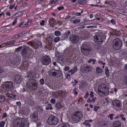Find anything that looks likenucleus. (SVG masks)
<instances>
[{"instance_id": "obj_1", "label": "nucleus", "mask_w": 127, "mask_h": 127, "mask_svg": "<svg viewBox=\"0 0 127 127\" xmlns=\"http://www.w3.org/2000/svg\"><path fill=\"white\" fill-rule=\"evenodd\" d=\"M29 121L27 119L18 118L16 119L13 123V127H28Z\"/></svg>"}, {"instance_id": "obj_2", "label": "nucleus", "mask_w": 127, "mask_h": 127, "mask_svg": "<svg viewBox=\"0 0 127 127\" xmlns=\"http://www.w3.org/2000/svg\"><path fill=\"white\" fill-rule=\"evenodd\" d=\"M109 90L108 86L105 84L100 85L98 88V94L101 96H104L108 94Z\"/></svg>"}, {"instance_id": "obj_3", "label": "nucleus", "mask_w": 127, "mask_h": 127, "mask_svg": "<svg viewBox=\"0 0 127 127\" xmlns=\"http://www.w3.org/2000/svg\"><path fill=\"white\" fill-rule=\"evenodd\" d=\"M38 86V82L36 80L30 79L27 84L28 88L32 91L36 90Z\"/></svg>"}, {"instance_id": "obj_4", "label": "nucleus", "mask_w": 127, "mask_h": 127, "mask_svg": "<svg viewBox=\"0 0 127 127\" xmlns=\"http://www.w3.org/2000/svg\"><path fill=\"white\" fill-rule=\"evenodd\" d=\"M81 49L82 54L85 56L89 55L92 50L90 46L87 44H83Z\"/></svg>"}, {"instance_id": "obj_5", "label": "nucleus", "mask_w": 127, "mask_h": 127, "mask_svg": "<svg viewBox=\"0 0 127 127\" xmlns=\"http://www.w3.org/2000/svg\"><path fill=\"white\" fill-rule=\"evenodd\" d=\"M59 122V120L57 116L51 115L48 117L47 123L50 125L54 126L57 125Z\"/></svg>"}, {"instance_id": "obj_6", "label": "nucleus", "mask_w": 127, "mask_h": 127, "mask_svg": "<svg viewBox=\"0 0 127 127\" xmlns=\"http://www.w3.org/2000/svg\"><path fill=\"white\" fill-rule=\"evenodd\" d=\"M113 48L116 50H119L122 46V41L118 38L115 39L113 41Z\"/></svg>"}, {"instance_id": "obj_7", "label": "nucleus", "mask_w": 127, "mask_h": 127, "mask_svg": "<svg viewBox=\"0 0 127 127\" xmlns=\"http://www.w3.org/2000/svg\"><path fill=\"white\" fill-rule=\"evenodd\" d=\"M83 117L82 113L80 111H77L74 113L72 116L73 120L78 121L81 120Z\"/></svg>"}, {"instance_id": "obj_8", "label": "nucleus", "mask_w": 127, "mask_h": 127, "mask_svg": "<svg viewBox=\"0 0 127 127\" xmlns=\"http://www.w3.org/2000/svg\"><path fill=\"white\" fill-rule=\"evenodd\" d=\"M48 72L49 75L50 76L59 77L61 75V73L60 71L54 69L50 70Z\"/></svg>"}, {"instance_id": "obj_9", "label": "nucleus", "mask_w": 127, "mask_h": 127, "mask_svg": "<svg viewBox=\"0 0 127 127\" xmlns=\"http://www.w3.org/2000/svg\"><path fill=\"white\" fill-rule=\"evenodd\" d=\"M30 51L28 47L24 48L21 51L22 55L26 58H29L30 56Z\"/></svg>"}, {"instance_id": "obj_10", "label": "nucleus", "mask_w": 127, "mask_h": 127, "mask_svg": "<svg viewBox=\"0 0 127 127\" xmlns=\"http://www.w3.org/2000/svg\"><path fill=\"white\" fill-rule=\"evenodd\" d=\"M79 37L78 35L71 34L69 37L70 40L72 43H77L79 40Z\"/></svg>"}, {"instance_id": "obj_11", "label": "nucleus", "mask_w": 127, "mask_h": 127, "mask_svg": "<svg viewBox=\"0 0 127 127\" xmlns=\"http://www.w3.org/2000/svg\"><path fill=\"white\" fill-rule=\"evenodd\" d=\"M51 60L50 58L47 56H43L41 61L43 65H47L51 62Z\"/></svg>"}, {"instance_id": "obj_12", "label": "nucleus", "mask_w": 127, "mask_h": 127, "mask_svg": "<svg viewBox=\"0 0 127 127\" xmlns=\"http://www.w3.org/2000/svg\"><path fill=\"white\" fill-rule=\"evenodd\" d=\"M55 56L58 57L57 61L59 63L62 65L64 64V58L63 56L61 53H59L58 52L56 53Z\"/></svg>"}, {"instance_id": "obj_13", "label": "nucleus", "mask_w": 127, "mask_h": 127, "mask_svg": "<svg viewBox=\"0 0 127 127\" xmlns=\"http://www.w3.org/2000/svg\"><path fill=\"white\" fill-rule=\"evenodd\" d=\"M94 38L95 41L98 44H101L102 43L104 39L103 36L96 35L94 36Z\"/></svg>"}, {"instance_id": "obj_14", "label": "nucleus", "mask_w": 127, "mask_h": 127, "mask_svg": "<svg viewBox=\"0 0 127 127\" xmlns=\"http://www.w3.org/2000/svg\"><path fill=\"white\" fill-rule=\"evenodd\" d=\"M4 88L5 90L8 91L9 90H11L13 87V83L11 81L6 82L4 85Z\"/></svg>"}, {"instance_id": "obj_15", "label": "nucleus", "mask_w": 127, "mask_h": 127, "mask_svg": "<svg viewBox=\"0 0 127 127\" xmlns=\"http://www.w3.org/2000/svg\"><path fill=\"white\" fill-rule=\"evenodd\" d=\"M37 116V113L36 112L32 113L30 115V117L32 121L33 122L37 121L38 120Z\"/></svg>"}, {"instance_id": "obj_16", "label": "nucleus", "mask_w": 127, "mask_h": 127, "mask_svg": "<svg viewBox=\"0 0 127 127\" xmlns=\"http://www.w3.org/2000/svg\"><path fill=\"white\" fill-rule=\"evenodd\" d=\"M112 105L114 107L119 108L121 106V103L119 100H115L112 102Z\"/></svg>"}, {"instance_id": "obj_17", "label": "nucleus", "mask_w": 127, "mask_h": 127, "mask_svg": "<svg viewBox=\"0 0 127 127\" xmlns=\"http://www.w3.org/2000/svg\"><path fill=\"white\" fill-rule=\"evenodd\" d=\"M10 59V63L13 64H18L19 62V58L18 56L15 57L13 59Z\"/></svg>"}, {"instance_id": "obj_18", "label": "nucleus", "mask_w": 127, "mask_h": 127, "mask_svg": "<svg viewBox=\"0 0 127 127\" xmlns=\"http://www.w3.org/2000/svg\"><path fill=\"white\" fill-rule=\"evenodd\" d=\"M42 44L39 41H36L32 45V47L34 48H40Z\"/></svg>"}, {"instance_id": "obj_19", "label": "nucleus", "mask_w": 127, "mask_h": 127, "mask_svg": "<svg viewBox=\"0 0 127 127\" xmlns=\"http://www.w3.org/2000/svg\"><path fill=\"white\" fill-rule=\"evenodd\" d=\"M14 80L16 83L19 84L22 82V78L21 76L17 75L15 77Z\"/></svg>"}, {"instance_id": "obj_20", "label": "nucleus", "mask_w": 127, "mask_h": 127, "mask_svg": "<svg viewBox=\"0 0 127 127\" xmlns=\"http://www.w3.org/2000/svg\"><path fill=\"white\" fill-rule=\"evenodd\" d=\"M10 28V27L9 26H6L4 27H2L0 28L1 31V32H5L9 29Z\"/></svg>"}, {"instance_id": "obj_21", "label": "nucleus", "mask_w": 127, "mask_h": 127, "mask_svg": "<svg viewBox=\"0 0 127 127\" xmlns=\"http://www.w3.org/2000/svg\"><path fill=\"white\" fill-rule=\"evenodd\" d=\"M121 123L119 121H116L114 124L113 127H121Z\"/></svg>"}, {"instance_id": "obj_22", "label": "nucleus", "mask_w": 127, "mask_h": 127, "mask_svg": "<svg viewBox=\"0 0 127 127\" xmlns=\"http://www.w3.org/2000/svg\"><path fill=\"white\" fill-rule=\"evenodd\" d=\"M74 19V18H72L70 19V21L71 22H73V23L74 24H76L77 23H79L80 22V20L79 19H76L75 20H73Z\"/></svg>"}, {"instance_id": "obj_23", "label": "nucleus", "mask_w": 127, "mask_h": 127, "mask_svg": "<svg viewBox=\"0 0 127 127\" xmlns=\"http://www.w3.org/2000/svg\"><path fill=\"white\" fill-rule=\"evenodd\" d=\"M59 127H70V126L68 124L64 123L61 124Z\"/></svg>"}, {"instance_id": "obj_24", "label": "nucleus", "mask_w": 127, "mask_h": 127, "mask_svg": "<svg viewBox=\"0 0 127 127\" xmlns=\"http://www.w3.org/2000/svg\"><path fill=\"white\" fill-rule=\"evenodd\" d=\"M96 69V73L97 74L101 73V72H103V70L102 69L99 67H97Z\"/></svg>"}, {"instance_id": "obj_25", "label": "nucleus", "mask_w": 127, "mask_h": 127, "mask_svg": "<svg viewBox=\"0 0 127 127\" xmlns=\"http://www.w3.org/2000/svg\"><path fill=\"white\" fill-rule=\"evenodd\" d=\"M6 96L8 97L12 98H14L15 97V95L10 93L7 94Z\"/></svg>"}, {"instance_id": "obj_26", "label": "nucleus", "mask_w": 127, "mask_h": 127, "mask_svg": "<svg viewBox=\"0 0 127 127\" xmlns=\"http://www.w3.org/2000/svg\"><path fill=\"white\" fill-rule=\"evenodd\" d=\"M27 99H28L27 103L29 104L31 106L33 105V102L32 100V99L29 98H28Z\"/></svg>"}, {"instance_id": "obj_27", "label": "nucleus", "mask_w": 127, "mask_h": 127, "mask_svg": "<svg viewBox=\"0 0 127 127\" xmlns=\"http://www.w3.org/2000/svg\"><path fill=\"white\" fill-rule=\"evenodd\" d=\"M105 73L106 76L108 77L109 75V70L108 68L107 67H106L105 68Z\"/></svg>"}, {"instance_id": "obj_28", "label": "nucleus", "mask_w": 127, "mask_h": 127, "mask_svg": "<svg viewBox=\"0 0 127 127\" xmlns=\"http://www.w3.org/2000/svg\"><path fill=\"white\" fill-rule=\"evenodd\" d=\"M55 106L56 108L58 109H60L62 107V105L60 102L57 103L56 105Z\"/></svg>"}, {"instance_id": "obj_29", "label": "nucleus", "mask_w": 127, "mask_h": 127, "mask_svg": "<svg viewBox=\"0 0 127 127\" xmlns=\"http://www.w3.org/2000/svg\"><path fill=\"white\" fill-rule=\"evenodd\" d=\"M119 119H121L123 121H125L126 120V118L124 117V115L122 114H121L119 116Z\"/></svg>"}, {"instance_id": "obj_30", "label": "nucleus", "mask_w": 127, "mask_h": 127, "mask_svg": "<svg viewBox=\"0 0 127 127\" xmlns=\"http://www.w3.org/2000/svg\"><path fill=\"white\" fill-rule=\"evenodd\" d=\"M5 99V97L3 96H0V102L2 103L4 102Z\"/></svg>"}, {"instance_id": "obj_31", "label": "nucleus", "mask_w": 127, "mask_h": 127, "mask_svg": "<svg viewBox=\"0 0 127 127\" xmlns=\"http://www.w3.org/2000/svg\"><path fill=\"white\" fill-rule=\"evenodd\" d=\"M59 96H61L62 97H63L65 95V93L63 92L62 91H59Z\"/></svg>"}, {"instance_id": "obj_32", "label": "nucleus", "mask_w": 127, "mask_h": 127, "mask_svg": "<svg viewBox=\"0 0 127 127\" xmlns=\"http://www.w3.org/2000/svg\"><path fill=\"white\" fill-rule=\"evenodd\" d=\"M83 124L84 125H85L86 126H91V125L89 123L88 121L87 120H85V122H83Z\"/></svg>"}, {"instance_id": "obj_33", "label": "nucleus", "mask_w": 127, "mask_h": 127, "mask_svg": "<svg viewBox=\"0 0 127 127\" xmlns=\"http://www.w3.org/2000/svg\"><path fill=\"white\" fill-rule=\"evenodd\" d=\"M23 65V66L25 67H27L28 65V62L27 61H24Z\"/></svg>"}, {"instance_id": "obj_34", "label": "nucleus", "mask_w": 127, "mask_h": 127, "mask_svg": "<svg viewBox=\"0 0 127 127\" xmlns=\"http://www.w3.org/2000/svg\"><path fill=\"white\" fill-rule=\"evenodd\" d=\"M86 2V0H81L80 1L79 0V4L81 5H83L85 4Z\"/></svg>"}, {"instance_id": "obj_35", "label": "nucleus", "mask_w": 127, "mask_h": 127, "mask_svg": "<svg viewBox=\"0 0 127 127\" xmlns=\"http://www.w3.org/2000/svg\"><path fill=\"white\" fill-rule=\"evenodd\" d=\"M124 81L126 83V86L127 85V74L125 75L124 77Z\"/></svg>"}, {"instance_id": "obj_36", "label": "nucleus", "mask_w": 127, "mask_h": 127, "mask_svg": "<svg viewBox=\"0 0 127 127\" xmlns=\"http://www.w3.org/2000/svg\"><path fill=\"white\" fill-rule=\"evenodd\" d=\"M96 61V60L95 59H90L88 61V62L89 63H91V62H93V64H95V62Z\"/></svg>"}, {"instance_id": "obj_37", "label": "nucleus", "mask_w": 127, "mask_h": 127, "mask_svg": "<svg viewBox=\"0 0 127 127\" xmlns=\"http://www.w3.org/2000/svg\"><path fill=\"white\" fill-rule=\"evenodd\" d=\"M68 55L69 57L70 58L69 59H73L74 60V59L75 57V55H74L69 53Z\"/></svg>"}, {"instance_id": "obj_38", "label": "nucleus", "mask_w": 127, "mask_h": 127, "mask_svg": "<svg viewBox=\"0 0 127 127\" xmlns=\"http://www.w3.org/2000/svg\"><path fill=\"white\" fill-rule=\"evenodd\" d=\"M55 21V19L52 18L49 20V23H50L52 25L54 24Z\"/></svg>"}, {"instance_id": "obj_39", "label": "nucleus", "mask_w": 127, "mask_h": 127, "mask_svg": "<svg viewBox=\"0 0 127 127\" xmlns=\"http://www.w3.org/2000/svg\"><path fill=\"white\" fill-rule=\"evenodd\" d=\"M109 4L112 7H115L116 5V4L115 2L113 1H111L109 3Z\"/></svg>"}, {"instance_id": "obj_40", "label": "nucleus", "mask_w": 127, "mask_h": 127, "mask_svg": "<svg viewBox=\"0 0 127 127\" xmlns=\"http://www.w3.org/2000/svg\"><path fill=\"white\" fill-rule=\"evenodd\" d=\"M114 115L113 114H109L108 116V118L110 119L111 120H112L113 119V116Z\"/></svg>"}, {"instance_id": "obj_41", "label": "nucleus", "mask_w": 127, "mask_h": 127, "mask_svg": "<svg viewBox=\"0 0 127 127\" xmlns=\"http://www.w3.org/2000/svg\"><path fill=\"white\" fill-rule=\"evenodd\" d=\"M84 70L85 71L86 70V69H85L86 68L87 69H88L90 68V67L87 64H85L84 65Z\"/></svg>"}, {"instance_id": "obj_42", "label": "nucleus", "mask_w": 127, "mask_h": 127, "mask_svg": "<svg viewBox=\"0 0 127 127\" xmlns=\"http://www.w3.org/2000/svg\"><path fill=\"white\" fill-rule=\"evenodd\" d=\"M77 68L76 67H75L74 68H73V69H72V70H73V72H72L71 73V74H74V73L77 72Z\"/></svg>"}, {"instance_id": "obj_43", "label": "nucleus", "mask_w": 127, "mask_h": 127, "mask_svg": "<svg viewBox=\"0 0 127 127\" xmlns=\"http://www.w3.org/2000/svg\"><path fill=\"white\" fill-rule=\"evenodd\" d=\"M60 38L59 37H57L55 38L54 40V42H57L60 40Z\"/></svg>"}, {"instance_id": "obj_44", "label": "nucleus", "mask_w": 127, "mask_h": 127, "mask_svg": "<svg viewBox=\"0 0 127 127\" xmlns=\"http://www.w3.org/2000/svg\"><path fill=\"white\" fill-rule=\"evenodd\" d=\"M62 37L63 38V40H64L67 39L68 37V36L65 33L64 34H62Z\"/></svg>"}, {"instance_id": "obj_45", "label": "nucleus", "mask_w": 127, "mask_h": 127, "mask_svg": "<svg viewBox=\"0 0 127 127\" xmlns=\"http://www.w3.org/2000/svg\"><path fill=\"white\" fill-rule=\"evenodd\" d=\"M54 34L55 35L58 36L61 35V32L59 31H56L55 32Z\"/></svg>"}, {"instance_id": "obj_46", "label": "nucleus", "mask_w": 127, "mask_h": 127, "mask_svg": "<svg viewBox=\"0 0 127 127\" xmlns=\"http://www.w3.org/2000/svg\"><path fill=\"white\" fill-rule=\"evenodd\" d=\"M52 105L51 104H48L47 107L46 108V109L47 110H48L49 109L50 110H52V107H51Z\"/></svg>"}, {"instance_id": "obj_47", "label": "nucleus", "mask_w": 127, "mask_h": 127, "mask_svg": "<svg viewBox=\"0 0 127 127\" xmlns=\"http://www.w3.org/2000/svg\"><path fill=\"white\" fill-rule=\"evenodd\" d=\"M39 83L41 85H43L44 83V80L43 78L39 80Z\"/></svg>"}, {"instance_id": "obj_48", "label": "nucleus", "mask_w": 127, "mask_h": 127, "mask_svg": "<svg viewBox=\"0 0 127 127\" xmlns=\"http://www.w3.org/2000/svg\"><path fill=\"white\" fill-rule=\"evenodd\" d=\"M5 122L4 121H1L0 123V127H3L4 126Z\"/></svg>"}, {"instance_id": "obj_49", "label": "nucleus", "mask_w": 127, "mask_h": 127, "mask_svg": "<svg viewBox=\"0 0 127 127\" xmlns=\"http://www.w3.org/2000/svg\"><path fill=\"white\" fill-rule=\"evenodd\" d=\"M7 45H10L13 44L14 43V40H11L10 41H8L7 42Z\"/></svg>"}, {"instance_id": "obj_50", "label": "nucleus", "mask_w": 127, "mask_h": 127, "mask_svg": "<svg viewBox=\"0 0 127 127\" xmlns=\"http://www.w3.org/2000/svg\"><path fill=\"white\" fill-rule=\"evenodd\" d=\"M22 48V46H20L18 47L17 48H16L15 49V51L16 52H19L21 50Z\"/></svg>"}, {"instance_id": "obj_51", "label": "nucleus", "mask_w": 127, "mask_h": 127, "mask_svg": "<svg viewBox=\"0 0 127 127\" xmlns=\"http://www.w3.org/2000/svg\"><path fill=\"white\" fill-rule=\"evenodd\" d=\"M59 96V92H56L54 93V96L55 98H57Z\"/></svg>"}, {"instance_id": "obj_52", "label": "nucleus", "mask_w": 127, "mask_h": 127, "mask_svg": "<svg viewBox=\"0 0 127 127\" xmlns=\"http://www.w3.org/2000/svg\"><path fill=\"white\" fill-rule=\"evenodd\" d=\"M70 68V67L69 66H65V67L64 68V70L65 71H67Z\"/></svg>"}, {"instance_id": "obj_53", "label": "nucleus", "mask_w": 127, "mask_h": 127, "mask_svg": "<svg viewBox=\"0 0 127 127\" xmlns=\"http://www.w3.org/2000/svg\"><path fill=\"white\" fill-rule=\"evenodd\" d=\"M22 14V12H19L16 13L15 14V15L16 16V17H17L19 16H20Z\"/></svg>"}, {"instance_id": "obj_54", "label": "nucleus", "mask_w": 127, "mask_h": 127, "mask_svg": "<svg viewBox=\"0 0 127 127\" xmlns=\"http://www.w3.org/2000/svg\"><path fill=\"white\" fill-rule=\"evenodd\" d=\"M50 101L51 103L52 104H54L56 102L55 100L53 99H52L50 100Z\"/></svg>"}, {"instance_id": "obj_55", "label": "nucleus", "mask_w": 127, "mask_h": 127, "mask_svg": "<svg viewBox=\"0 0 127 127\" xmlns=\"http://www.w3.org/2000/svg\"><path fill=\"white\" fill-rule=\"evenodd\" d=\"M58 0H52L51 1V3L52 4H54L58 2Z\"/></svg>"}, {"instance_id": "obj_56", "label": "nucleus", "mask_w": 127, "mask_h": 127, "mask_svg": "<svg viewBox=\"0 0 127 127\" xmlns=\"http://www.w3.org/2000/svg\"><path fill=\"white\" fill-rule=\"evenodd\" d=\"M7 42H6V43H3L1 45H0L1 47H0L1 48L2 47H4L6 45H7Z\"/></svg>"}, {"instance_id": "obj_57", "label": "nucleus", "mask_w": 127, "mask_h": 127, "mask_svg": "<svg viewBox=\"0 0 127 127\" xmlns=\"http://www.w3.org/2000/svg\"><path fill=\"white\" fill-rule=\"evenodd\" d=\"M65 33L68 37L69 35L71 33V32L70 31H68L67 32H65Z\"/></svg>"}, {"instance_id": "obj_58", "label": "nucleus", "mask_w": 127, "mask_h": 127, "mask_svg": "<svg viewBox=\"0 0 127 127\" xmlns=\"http://www.w3.org/2000/svg\"><path fill=\"white\" fill-rule=\"evenodd\" d=\"M47 41L48 43L49 44H51L53 41V39H47Z\"/></svg>"}, {"instance_id": "obj_59", "label": "nucleus", "mask_w": 127, "mask_h": 127, "mask_svg": "<svg viewBox=\"0 0 127 127\" xmlns=\"http://www.w3.org/2000/svg\"><path fill=\"white\" fill-rule=\"evenodd\" d=\"M89 96V94L88 92H87L86 94V95L84 96V98H87Z\"/></svg>"}, {"instance_id": "obj_60", "label": "nucleus", "mask_w": 127, "mask_h": 127, "mask_svg": "<svg viewBox=\"0 0 127 127\" xmlns=\"http://www.w3.org/2000/svg\"><path fill=\"white\" fill-rule=\"evenodd\" d=\"M64 7L63 6H62L58 7V10H60L64 9Z\"/></svg>"}, {"instance_id": "obj_61", "label": "nucleus", "mask_w": 127, "mask_h": 127, "mask_svg": "<svg viewBox=\"0 0 127 127\" xmlns=\"http://www.w3.org/2000/svg\"><path fill=\"white\" fill-rule=\"evenodd\" d=\"M105 4H106V5H105V6L106 7L109 6V2L107 1H105Z\"/></svg>"}, {"instance_id": "obj_62", "label": "nucleus", "mask_w": 127, "mask_h": 127, "mask_svg": "<svg viewBox=\"0 0 127 127\" xmlns=\"http://www.w3.org/2000/svg\"><path fill=\"white\" fill-rule=\"evenodd\" d=\"M90 96L92 98H93L94 95H93V93L92 91H91L90 93Z\"/></svg>"}, {"instance_id": "obj_63", "label": "nucleus", "mask_w": 127, "mask_h": 127, "mask_svg": "<svg viewBox=\"0 0 127 127\" xmlns=\"http://www.w3.org/2000/svg\"><path fill=\"white\" fill-rule=\"evenodd\" d=\"M45 23V21L44 20H42V21L40 23V24L41 26H43Z\"/></svg>"}, {"instance_id": "obj_64", "label": "nucleus", "mask_w": 127, "mask_h": 127, "mask_svg": "<svg viewBox=\"0 0 127 127\" xmlns=\"http://www.w3.org/2000/svg\"><path fill=\"white\" fill-rule=\"evenodd\" d=\"M7 116V114L5 113H3V116H2V118H4L6 117Z\"/></svg>"}]
</instances>
